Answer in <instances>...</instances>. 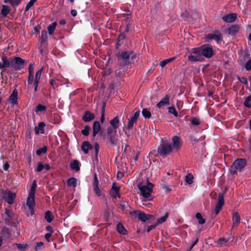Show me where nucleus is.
<instances>
[{
  "label": "nucleus",
  "instance_id": "nucleus-1",
  "mask_svg": "<svg viewBox=\"0 0 251 251\" xmlns=\"http://www.w3.org/2000/svg\"><path fill=\"white\" fill-rule=\"evenodd\" d=\"M137 187L140 191V194L142 196V201L152 200L151 193L152 192L153 185L147 181L144 182L139 183Z\"/></svg>",
  "mask_w": 251,
  "mask_h": 251
},
{
  "label": "nucleus",
  "instance_id": "nucleus-2",
  "mask_svg": "<svg viewBox=\"0 0 251 251\" xmlns=\"http://www.w3.org/2000/svg\"><path fill=\"white\" fill-rule=\"evenodd\" d=\"M188 58L191 62L202 61L204 58L202 57L200 47L193 48Z\"/></svg>",
  "mask_w": 251,
  "mask_h": 251
},
{
  "label": "nucleus",
  "instance_id": "nucleus-3",
  "mask_svg": "<svg viewBox=\"0 0 251 251\" xmlns=\"http://www.w3.org/2000/svg\"><path fill=\"white\" fill-rule=\"evenodd\" d=\"M172 146L167 141H163L158 148V153L163 156H166L173 151Z\"/></svg>",
  "mask_w": 251,
  "mask_h": 251
},
{
  "label": "nucleus",
  "instance_id": "nucleus-4",
  "mask_svg": "<svg viewBox=\"0 0 251 251\" xmlns=\"http://www.w3.org/2000/svg\"><path fill=\"white\" fill-rule=\"evenodd\" d=\"M246 165V160L244 158L237 159L234 161L232 166H231V171L233 173L236 171H241Z\"/></svg>",
  "mask_w": 251,
  "mask_h": 251
},
{
  "label": "nucleus",
  "instance_id": "nucleus-5",
  "mask_svg": "<svg viewBox=\"0 0 251 251\" xmlns=\"http://www.w3.org/2000/svg\"><path fill=\"white\" fill-rule=\"evenodd\" d=\"M202 57L207 58H211L213 54L214 51L212 47L207 45H204L200 47Z\"/></svg>",
  "mask_w": 251,
  "mask_h": 251
},
{
  "label": "nucleus",
  "instance_id": "nucleus-6",
  "mask_svg": "<svg viewBox=\"0 0 251 251\" xmlns=\"http://www.w3.org/2000/svg\"><path fill=\"white\" fill-rule=\"evenodd\" d=\"M224 204V194L223 193H219L218 195V202L214 210V213L215 216L217 215L219 213Z\"/></svg>",
  "mask_w": 251,
  "mask_h": 251
},
{
  "label": "nucleus",
  "instance_id": "nucleus-7",
  "mask_svg": "<svg viewBox=\"0 0 251 251\" xmlns=\"http://www.w3.org/2000/svg\"><path fill=\"white\" fill-rule=\"evenodd\" d=\"M130 53L129 52L122 51L119 55V61L121 64L124 65L128 63Z\"/></svg>",
  "mask_w": 251,
  "mask_h": 251
},
{
  "label": "nucleus",
  "instance_id": "nucleus-8",
  "mask_svg": "<svg viewBox=\"0 0 251 251\" xmlns=\"http://www.w3.org/2000/svg\"><path fill=\"white\" fill-rule=\"evenodd\" d=\"M34 195L32 193H29L28 196L26 201V205L28 207L31 214H33V208L35 206V200H34Z\"/></svg>",
  "mask_w": 251,
  "mask_h": 251
},
{
  "label": "nucleus",
  "instance_id": "nucleus-9",
  "mask_svg": "<svg viewBox=\"0 0 251 251\" xmlns=\"http://www.w3.org/2000/svg\"><path fill=\"white\" fill-rule=\"evenodd\" d=\"M173 145L172 148L173 150H178L182 146V141L181 139L177 136H175L172 138Z\"/></svg>",
  "mask_w": 251,
  "mask_h": 251
},
{
  "label": "nucleus",
  "instance_id": "nucleus-10",
  "mask_svg": "<svg viewBox=\"0 0 251 251\" xmlns=\"http://www.w3.org/2000/svg\"><path fill=\"white\" fill-rule=\"evenodd\" d=\"M207 37L210 40H215L217 42L222 40L221 34L219 31H215L208 34Z\"/></svg>",
  "mask_w": 251,
  "mask_h": 251
},
{
  "label": "nucleus",
  "instance_id": "nucleus-11",
  "mask_svg": "<svg viewBox=\"0 0 251 251\" xmlns=\"http://www.w3.org/2000/svg\"><path fill=\"white\" fill-rule=\"evenodd\" d=\"M136 215L138 217V218L142 221V222H146V221L149 220L151 217L150 215H147L145 213L141 212L140 211H137L136 212Z\"/></svg>",
  "mask_w": 251,
  "mask_h": 251
},
{
  "label": "nucleus",
  "instance_id": "nucleus-12",
  "mask_svg": "<svg viewBox=\"0 0 251 251\" xmlns=\"http://www.w3.org/2000/svg\"><path fill=\"white\" fill-rule=\"evenodd\" d=\"M14 68L17 70H19L22 68H24L25 66L24 60L21 58H15V59H14Z\"/></svg>",
  "mask_w": 251,
  "mask_h": 251
},
{
  "label": "nucleus",
  "instance_id": "nucleus-13",
  "mask_svg": "<svg viewBox=\"0 0 251 251\" xmlns=\"http://www.w3.org/2000/svg\"><path fill=\"white\" fill-rule=\"evenodd\" d=\"M107 135L109 136L112 143L114 142V136L117 133V129L113 127H108L107 129Z\"/></svg>",
  "mask_w": 251,
  "mask_h": 251
},
{
  "label": "nucleus",
  "instance_id": "nucleus-14",
  "mask_svg": "<svg viewBox=\"0 0 251 251\" xmlns=\"http://www.w3.org/2000/svg\"><path fill=\"white\" fill-rule=\"evenodd\" d=\"M237 18L236 14H230L223 17L222 19L226 23H231L234 22Z\"/></svg>",
  "mask_w": 251,
  "mask_h": 251
},
{
  "label": "nucleus",
  "instance_id": "nucleus-15",
  "mask_svg": "<svg viewBox=\"0 0 251 251\" xmlns=\"http://www.w3.org/2000/svg\"><path fill=\"white\" fill-rule=\"evenodd\" d=\"M169 99L170 96L169 95L166 96L163 100L157 103V107L160 109L163 108L165 105H169Z\"/></svg>",
  "mask_w": 251,
  "mask_h": 251
},
{
  "label": "nucleus",
  "instance_id": "nucleus-16",
  "mask_svg": "<svg viewBox=\"0 0 251 251\" xmlns=\"http://www.w3.org/2000/svg\"><path fill=\"white\" fill-rule=\"evenodd\" d=\"M29 76L27 79V82L28 84H32L33 82L34 78V73H33V67L32 64H30L29 68Z\"/></svg>",
  "mask_w": 251,
  "mask_h": 251
},
{
  "label": "nucleus",
  "instance_id": "nucleus-17",
  "mask_svg": "<svg viewBox=\"0 0 251 251\" xmlns=\"http://www.w3.org/2000/svg\"><path fill=\"white\" fill-rule=\"evenodd\" d=\"M16 194L15 193L8 192L5 196V201L10 204L13 203L15 199Z\"/></svg>",
  "mask_w": 251,
  "mask_h": 251
},
{
  "label": "nucleus",
  "instance_id": "nucleus-18",
  "mask_svg": "<svg viewBox=\"0 0 251 251\" xmlns=\"http://www.w3.org/2000/svg\"><path fill=\"white\" fill-rule=\"evenodd\" d=\"M18 92L16 90H14L9 98V102L12 104H15L17 101Z\"/></svg>",
  "mask_w": 251,
  "mask_h": 251
},
{
  "label": "nucleus",
  "instance_id": "nucleus-19",
  "mask_svg": "<svg viewBox=\"0 0 251 251\" xmlns=\"http://www.w3.org/2000/svg\"><path fill=\"white\" fill-rule=\"evenodd\" d=\"M99 181L97 176H94V181L93 183V189L95 193L99 196L100 195V191L98 187Z\"/></svg>",
  "mask_w": 251,
  "mask_h": 251
},
{
  "label": "nucleus",
  "instance_id": "nucleus-20",
  "mask_svg": "<svg viewBox=\"0 0 251 251\" xmlns=\"http://www.w3.org/2000/svg\"><path fill=\"white\" fill-rule=\"evenodd\" d=\"M92 149V145L88 142H84L81 145V149L85 154H87L89 150Z\"/></svg>",
  "mask_w": 251,
  "mask_h": 251
},
{
  "label": "nucleus",
  "instance_id": "nucleus-21",
  "mask_svg": "<svg viewBox=\"0 0 251 251\" xmlns=\"http://www.w3.org/2000/svg\"><path fill=\"white\" fill-rule=\"evenodd\" d=\"M95 118L94 114L91 113L89 111L85 112L84 115L83 116V120L85 122H90Z\"/></svg>",
  "mask_w": 251,
  "mask_h": 251
},
{
  "label": "nucleus",
  "instance_id": "nucleus-22",
  "mask_svg": "<svg viewBox=\"0 0 251 251\" xmlns=\"http://www.w3.org/2000/svg\"><path fill=\"white\" fill-rule=\"evenodd\" d=\"M233 226H237L239 224L241 221V219L239 214L237 212H235L233 214Z\"/></svg>",
  "mask_w": 251,
  "mask_h": 251
},
{
  "label": "nucleus",
  "instance_id": "nucleus-23",
  "mask_svg": "<svg viewBox=\"0 0 251 251\" xmlns=\"http://www.w3.org/2000/svg\"><path fill=\"white\" fill-rule=\"evenodd\" d=\"M100 126L98 122H95L93 126V135L95 136L96 134L100 131Z\"/></svg>",
  "mask_w": 251,
  "mask_h": 251
},
{
  "label": "nucleus",
  "instance_id": "nucleus-24",
  "mask_svg": "<svg viewBox=\"0 0 251 251\" xmlns=\"http://www.w3.org/2000/svg\"><path fill=\"white\" fill-rule=\"evenodd\" d=\"M45 124L43 122H40L37 127H36L35 132L36 134H43L44 133V127Z\"/></svg>",
  "mask_w": 251,
  "mask_h": 251
},
{
  "label": "nucleus",
  "instance_id": "nucleus-25",
  "mask_svg": "<svg viewBox=\"0 0 251 251\" xmlns=\"http://www.w3.org/2000/svg\"><path fill=\"white\" fill-rule=\"evenodd\" d=\"M10 65V62L7 59L6 57L3 56L2 60L0 62V68L2 69L3 68L8 67Z\"/></svg>",
  "mask_w": 251,
  "mask_h": 251
},
{
  "label": "nucleus",
  "instance_id": "nucleus-26",
  "mask_svg": "<svg viewBox=\"0 0 251 251\" xmlns=\"http://www.w3.org/2000/svg\"><path fill=\"white\" fill-rule=\"evenodd\" d=\"M119 120L118 117H115L113 119L110 120V124L111 126L112 127L114 128L115 129H117L119 126Z\"/></svg>",
  "mask_w": 251,
  "mask_h": 251
},
{
  "label": "nucleus",
  "instance_id": "nucleus-27",
  "mask_svg": "<svg viewBox=\"0 0 251 251\" xmlns=\"http://www.w3.org/2000/svg\"><path fill=\"white\" fill-rule=\"evenodd\" d=\"M76 179L75 177H71L68 179L67 184L68 186H72L75 188L76 186Z\"/></svg>",
  "mask_w": 251,
  "mask_h": 251
},
{
  "label": "nucleus",
  "instance_id": "nucleus-28",
  "mask_svg": "<svg viewBox=\"0 0 251 251\" xmlns=\"http://www.w3.org/2000/svg\"><path fill=\"white\" fill-rule=\"evenodd\" d=\"M57 23L56 22H53L50 24L48 27V31L50 35H51L53 33V32L55 29Z\"/></svg>",
  "mask_w": 251,
  "mask_h": 251
},
{
  "label": "nucleus",
  "instance_id": "nucleus-29",
  "mask_svg": "<svg viewBox=\"0 0 251 251\" xmlns=\"http://www.w3.org/2000/svg\"><path fill=\"white\" fill-rule=\"evenodd\" d=\"M43 70V68H41L36 72L35 76V79L34 80L33 79V81L35 82V83H39L40 79L41 78V75L42 73Z\"/></svg>",
  "mask_w": 251,
  "mask_h": 251
},
{
  "label": "nucleus",
  "instance_id": "nucleus-30",
  "mask_svg": "<svg viewBox=\"0 0 251 251\" xmlns=\"http://www.w3.org/2000/svg\"><path fill=\"white\" fill-rule=\"evenodd\" d=\"M117 228L118 232L122 234H126V229L121 223H119L117 226Z\"/></svg>",
  "mask_w": 251,
  "mask_h": 251
},
{
  "label": "nucleus",
  "instance_id": "nucleus-31",
  "mask_svg": "<svg viewBox=\"0 0 251 251\" xmlns=\"http://www.w3.org/2000/svg\"><path fill=\"white\" fill-rule=\"evenodd\" d=\"M10 10L8 6L3 5L2 7L1 14L4 16H6L9 13Z\"/></svg>",
  "mask_w": 251,
  "mask_h": 251
},
{
  "label": "nucleus",
  "instance_id": "nucleus-32",
  "mask_svg": "<svg viewBox=\"0 0 251 251\" xmlns=\"http://www.w3.org/2000/svg\"><path fill=\"white\" fill-rule=\"evenodd\" d=\"M136 122L137 120L131 117L130 119L128 120L127 128L128 129H131L133 127L134 125L136 124Z\"/></svg>",
  "mask_w": 251,
  "mask_h": 251
},
{
  "label": "nucleus",
  "instance_id": "nucleus-33",
  "mask_svg": "<svg viewBox=\"0 0 251 251\" xmlns=\"http://www.w3.org/2000/svg\"><path fill=\"white\" fill-rule=\"evenodd\" d=\"M168 213H166L164 216L158 219L156 222L157 225L161 224L166 221L168 218Z\"/></svg>",
  "mask_w": 251,
  "mask_h": 251
},
{
  "label": "nucleus",
  "instance_id": "nucleus-34",
  "mask_svg": "<svg viewBox=\"0 0 251 251\" xmlns=\"http://www.w3.org/2000/svg\"><path fill=\"white\" fill-rule=\"evenodd\" d=\"M193 176L191 174H188L185 177V181L188 184H191L193 182Z\"/></svg>",
  "mask_w": 251,
  "mask_h": 251
},
{
  "label": "nucleus",
  "instance_id": "nucleus-35",
  "mask_svg": "<svg viewBox=\"0 0 251 251\" xmlns=\"http://www.w3.org/2000/svg\"><path fill=\"white\" fill-rule=\"evenodd\" d=\"M142 113L143 116L146 118H150L151 117V115L150 111L146 108H144L142 110Z\"/></svg>",
  "mask_w": 251,
  "mask_h": 251
},
{
  "label": "nucleus",
  "instance_id": "nucleus-36",
  "mask_svg": "<svg viewBox=\"0 0 251 251\" xmlns=\"http://www.w3.org/2000/svg\"><path fill=\"white\" fill-rule=\"evenodd\" d=\"M5 3H10L13 7L17 6L20 2V0H4Z\"/></svg>",
  "mask_w": 251,
  "mask_h": 251
},
{
  "label": "nucleus",
  "instance_id": "nucleus-37",
  "mask_svg": "<svg viewBox=\"0 0 251 251\" xmlns=\"http://www.w3.org/2000/svg\"><path fill=\"white\" fill-rule=\"evenodd\" d=\"M175 59V57H172V58H169V59H166L165 60H164L163 61H162L160 63V66L163 68L167 64H168V63L170 62L171 61H173Z\"/></svg>",
  "mask_w": 251,
  "mask_h": 251
},
{
  "label": "nucleus",
  "instance_id": "nucleus-38",
  "mask_svg": "<svg viewBox=\"0 0 251 251\" xmlns=\"http://www.w3.org/2000/svg\"><path fill=\"white\" fill-rule=\"evenodd\" d=\"M45 219L48 223H50L52 221L53 217L50 211H48L46 212L45 214Z\"/></svg>",
  "mask_w": 251,
  "mask_h": 251
},
{
  "label": "nucleus",
  "instance_id": "nucleus-39",
  "mask_svg": "<svg viewBox=\"0 0 251 251\" xmlns=\"http://www.w3.org/2000/svg\"><path fill=\"white\" fill-rule=\"evenodd\" d=\"M228 240L225 238H220L217 241V244L218 246L222 247L226 245Z\"/></svg>",
  "mask_w": 251,
  "mask_h": 251
},
{
  "label": "nucleus",
  "instance_id": "nucleus-40",
  "mask_svg": "<svg viewBox=\"0 0 251 251\" xmlns=\"http://www.w3.org/2000/svg\"><path fill=\"white\" fill-rule=\"evenodd\" d=\"M71 167L73 169L75 170L76 171H78L79 170V164L77 161L74 160L71 163Z\"/></svg>",
  "mask_w": 251,
  "mask_h": 251
},
{
  "label": "nucleus",
  "instance_id": "nucleus-41",
  "mask_svg": "<svg viewBox=\"0 0 251 251\" xmlns=\"http://www.w3.org/2000/svg\"><path fill=\"white\" fill-rule=\"evenodd\" d=\"M48 39V35L47 32L46 30H42L41 32V42H45L47 41Z\"/></svg>",
  "mask_w": 251,
  "mask_h": 251
},
{
  "label": "nucleus",
  "instance_id": "nucleus-42",
  "mask_svg": "<svg viewBox=\"0 0 251 251\" xmlns=\"http://www.w3.org/2000/svg\"><path fill=\"white\" fill-rule=\"evenodd\" d=\"M191 123L193 125L198 126L200 124V121L197 118L193 117L191 120Z\"/></svg>",
  "mask_w": 251,
  "mask_h": 251
},
{
  "label": "nucleus",
  "instance_id": "nucleus-43",
  "mask_svg": "<svg viewBox=\"0 0 251 251\" xmlns=\"http://www.w3.org/2000/svg\"><path fill=\"white\" fill-rule=\"evenodd\" d=\"M37 0H30L29 2L26 4L25 7V11H27L30 7H31L33 4Z\"/></svg>",
  "mask_w": 251,
  "mask_h": 251
},
{
  "label": "nucleus",
  "instance_id": "nucleus-44",
  "mask_svg": "<svg viewBox=\"0 0 251 251\" xmlns=\"http://www.w3.org/2000/svg\"><path fill=\"white\" fill-rule=\"evenodd\" d=\"M46 109V107L41 104H38L35 110V112L38 113L39 112L44 111Z\"/></svg>",
  "mask_w": 251,
  "mask_h": 251
},
{
  "label": "nucleus",
  "instance_id": "nucleus-45",
  "mask_svg": "<svg viewBox=\"0 0 251 251\" xmlns=\"http://www.w3.org/2000/svg\"><path fill=\"white\" fill-rule=\"evenodd\" d=\"M169 113L173 114L175 117H177L178 114L176 109L174 107H170L168 108Z\"/></svg>",
  "mask_w": 251,
  "mask_h": 251
},
{
  "label": "nucleus",
  "instance_id": "nucleus-46",
  "mask_svg": "<svg viewBox=\"0 0 251 251\" xmlns=\"http://www.w3.org/2000/svg\"><path fill=\"white\" fill-rule=\"evenodd\" d=\"M196 217L199 220V224H203L205 223V220L201 217V216L200 213H197L196 215Z\"/></svg>",
  "mask_w": 251,
  "mask_h": 251
},
{
  "label": "nucleus",
  "instance_id": "nucleus-47",
  "mask_svg": "<svg viewBox=\"0 0 251 251\" xmlns=\"http://www.w3.org/2000/svg\"><path fill=\"white\" fill-rule=\"evenodd\" d=\"M244 104L246 107H251V96H249L246 99Z\"/></svg>",
  "mask_w": 251,
  "mask_h": 251
},
{
  "label": "nucleus",
  "instance_id": "nucleus-48",
  "mask_svg": "<svg viewBox=\"0 0 251 251\" xmlns=\"http://www.w3.org/2000/svg\"><path fill=\"white\" fill-rule=\"evenodd\" d=\"M90 127L85 126L84 128L81 131L82 134L85 136H87L89 133Z\"/></svg>",
  "mask_w": 251,
  "mask_h": 251
},
{
  "label": "nucleus",
  "instance_id": "nucleus-49",
  "mask_svg": "<svg viewBox=\"0 0 251 251\" xmlns=\"http://www.w3.org/2000/svg\"><path fill=\"white\" fill-rule=\"evenodd\" d=\"M47 151V148L44 147L42 148H40L36 151V153L38 155H41L42 153H45Z\"/></svg>",
  "mask_w": 251,
  "mask_h": 251
},
{
  "label": "nucleus",
  "instance_id": "nucleus-50",
  "mask_svg": "<svg viewBox=\"0 0 251 251\" xmlns=\"http://www.w3.org/2000/svg\"><path fill=\"white\" fill-rule=\"evenodd\" d=\"M36 187V183L35 180H34L33 182L32 187L30 189L29 193H32L33 194H35Z\"/></svg>",
  "mask_w": 251,
  "mask_h": 251
},
{
  "label": "nucleus",
  "instance_id": "nucleus-51",
  "mask_svg": "<svg viewBox=\"0 0 251 251\" xmlns=\"http://www.w3.org/2000/svg\"><path fill=\"white\" fill-rule=\"evenodd\" d=\"M140 115V110L139 109L136 110L134 111L133 115L132 116V118L137 121V119Z\"/></svg>",
  "mask_w": 251,
  "mask_h": 251
},
{
  "label": "nucleus",
  "instance_id": "nucleus-52",
  "mask_svg": "<svg viewBox=\"0 0 251 251\" xmlns=\"http://www.w3.org/2000/svg\"><path fill=\"white\" fill-rule=\"evenodd\" d=\"M240 29V26L238 25H234L231 27L230 30L233 32H237Z\"/></svg>",
  "mask_w": 251,
  "mask_h": 251
},
{
  "label": "nucleus",
  "instance_id": "nucleus-53",
  "mask_svg": "<svg viewBox=\"0 0 251 251\" xmlns=\"http://www.w3.org/2000/svg\"><path fill=\"white\" fill-rule=\"evenodd\" d=\"M43 246V243L42 242L37 243L36 246L35 247V250L36 251L40 250L42 249V247Z\"/></svg>",
  "mask_w": 251,
  "mask_h": 251
},
{
  "label": "nucleus",
  "instance_id": "nucleus-54",
  "mask_svg": "<svg viewBox=\"0 0 251 251\" xmlns=\"http://www.w3.org/2000/svg\"><path fill=\"white\" fill-rule=\"evenodd\" d=\"M17 246L19 250H22L26 248V247H27V245L26 244H17Z\"/></svg>",
  "mask_w": 251,
  "mask_h": 251
},
{
  "label": "nucleus",
  "instance_id": "nucleus-55",
  "mask_svg": "<svg viewBox=\"0 0 251 251\" xmlns=\"http://www.w3.org/2000/svg\"><path fill=\"white\" fill-rule=\"evenodd\" d=\"M44 168V165L42 164L41 163H38V167L36 169V171L38 172H41Z\"/></svg>",
  "mask_w": 251,
  "mask_h": 251
},
{
  "label": "nucleus",
  "instance_id": "nucleus-56",
  "mask_svg": "<svg viewBox=\"0 0 251 251\" xmlns=\"http://www.w3.org/2000/svg\"><path fill=\"white\" fill-rule=\"evenodd\" d=\"M94 149H95V155L96 158L97 159V155L99 152V146L98 144H95L94 145Z\"/></svg>",
  "mask_w": 251,
  "mask_h": 251
},
{
  "label": "nucleus",
  "instance_id": "nucleus-57",
  "mask_svg": "<svg viewBox=\"0 0 251 251\" xmlns=\"http://www.w3.org/2000/svg\"><path fill=\"white\" fill-rule=\"evenodd\" d=\"M245 68L247 70H251V60H249L245 65Z\"/></svg>",
  "mask_w": 251,
  "mask_h": 251
},
{
  "label": "nucleus",
  "instance_id": "nucleus-58",
  "mask_svg": "<svg viewBox=\"0 0 251 251\" xmlns=\"http://www.w3.org/2000/svg\"><path fill=\"white\" fill-rule=\"evenodd\" d=\"M112 189L116 193V194H117L119 190V187L117 186L115 183H113L112 187Z\"/></svg>",
  "mask_w": 251,
  "mask_h": 251
},
{
  "label": "nucleus",
  "instance_id": "nucleus-59",
  "mask_svg": "<svg viewBox=\"0 0 251 251\" xmlns=\"http://www.w3.org/2000/svg\"><path fill=\"white\" fill-rule=\"evenodd\" d=\"M240 81L245 84H248V80L245 77H241L240 79Z\"/></svg>",
  "mask_w": 251,
  "mask_h": 251
},
{
  "label": "nucleus",
  "instance_id": "nucleus-60",
  "mask_svg": "<svg viewBox=\"0 0 251 251\" xmlns=\"http://www.w3.org/2000/svg\"><path fill=\"white\" fill-rule=\"evenodd\" d=\"M157 224L154 225H151L149 226L148 228L147 231L150 232L151 230L157 226Z\"/></svg>",
  "mask_w": 251,
  "mask_h": 251
},
{
  "label": "nucleus",
  "instance_id": "nucleus-61",
  "mask_svg": "<svg viewBox=\"0 0 251 251\" xmlns=\"http://www.w3.org/2000/svg\"><path fill=\"white\" fill-rule=\"evenodd\" d=\"M50 237H51V234H50V233H46V234H45V238H46V239L48 241H50Z\"/></svg>",
  "mask_w": 251,
  "mask_h": 251
},
{
  "label": "nucleus",
  "instance_id": "nucleus-62",
  "mask_svg": "<svg viewBox=\"0 0 251 251\" xmlns=\"http://www.w3.org/2000/svg\"><path fill=\"white\" fill-rule=\"evenodd\" d=\"M71 14L73 16H76L77 15V11L75 10H71Z\"/></svg>",
  "mask_w": 251,
  "mask_h": 251
},
{
  "label": "nucleus",
  "instance_id": "nucleus-63",
  "mask_svg": "<svg viewBox=\"0 0 251 251\" xmlns=\"http://www.w3.org/2000/svg\"><path fill=\"white\" fill-rule=\"evenodd\" d=\"M105 104L103 103L102 109H101V114L104 115L105 113Z\"/></svg>",
  "mask_w": 251,
  "mask_h": 251
},
{
  "label": "nucleus",
  "instance_id": "nucleus-64",
  "mask_svg": "<svg viewBox=\"0 0 251 251\" xmlns=\"http://www.w3.org/2000/svg\"><path fill=\"white\" fill-rule=\"evenodd\" d=\"M9 167V164L6 163L3 165V169L4 170H7L8 169Z\"/></svg>",
  "mask_w": 251,
  "mask_h": 251
}]
</instances>
